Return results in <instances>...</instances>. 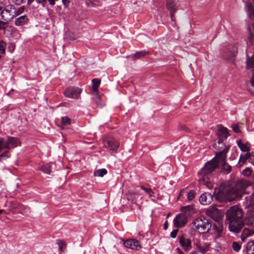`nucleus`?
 Segmentation results:
<instances>
[{"instance_id": "obj_1", "label": "nucleus", "mask_w": 254, "mask_h": 254, "mask_svg": "<svg viewBox=\"0 0 254 254\" xmlns=\"http://www.w3.org/2000/svg\"><path fill=\"white\" fill-rule=\"evenodd\" d=\"M226 217L231 232L238 233L244 226L243 210L237 206H233L227 210Z\"/></svg>"}, {"instance_id": "obj_2", "label": "nucleus", "mask_w": 254, "mask_h": 254, "mask_svg": "<svg viewBox=\"0 0 254 254\" xmlns=\"http://www.w3.org/2000/svg\"><path fill=\"white\" fill-rule=\"evenodd\" d=\"M218 166V160L216 155L211 161L205 164L201 171L200 174L202 176V178L200 180V183L205 185L208 189H212L213 185L209 181V179L207 176L210 174Z\"/></svg>"}, {"instance_id": "obj_3", "label": "nucleus", "mask_w": 254, "mask_h": 254, "mask_svg": "<svg viewBox=\"0 0 254 254\" xmlns=\"http://www.w3.org/2000/svg\"><path fill=\"white\" fill-rule=\"evenodd\" d=\"M214 194L216 199L220 202H230L240 196L237 190L229 187L215 190Z\"/></svg>"}, {"instance_id": "obj_4", "label": "nucleus", "mask_w": 254, "mask_h": 254, "mask_svg": "<svg viewBox=\"0 0 254 254\" xmlns=\"http://www.w3.org/2000/svg\"><path fill=\"white\" fill-rule=\"evenodd\" d=\"M192 208L191 206H186L181 208L183 213L178 214L173 220L176 227L181 228L186 224L188 222V216L190 214V211Z\"/></svg>"}, {"instance_id": "obj_5", "label": "nucleus", "mask_w": 254, "mask_h": 254, "mask_svg": "<svg viewBox=\"0 0 254 254\" xmlns=\"http://www.w3.org/2000/svg\"><path fill=\"white\" fill-rule=\"evenodd\" d=\"M193 224L195 229L200 233L207 232L212 227L210 220L204 217H199L195 219L193 221Z\"/></svg>"}, {"instance_id": "obj_6", "label": "nucleus", "mask_w": 254, "mask_h": 254, "mask_svg": "<svg viewBox=\"0 0 254 254\" xmlns=\"http://www.w3.org/2000/svg\"><path fill=\"white\" fill-rule=\"evenodd\" d=\"M20 144V142L17 138L8 136L6 140L0 137V151L3 149H10L16 147Z\"/></svg>"}, {"instance_id": "obj_7", "label": "nucleus", "mask_w": 254, "mask_h": 254, "mask_svg": "<svg viewBox=\"0 0 254 254\" xmlns=\"http://www.w3.org/2000/svg\"><path fill=\"white\" fill-rule=\"evenodd\" d=\"M15 7L12 4H8L4 7L0 5V16L1 18L6 21L12 19L14 17V11Z\"/></svg>"}, {"instance_id": "obj_8", "label": "nucleus", "mask_w": 254, "mask_h": 254, "mask_svg": "<svg viewBox=\"0 0 254 254\" xmlns=\"http://www.w3.org/2000/svg\"><path fill=\"white\" fill-rule=\"evenodd\" d=\"M228 150L229 147H225L222 151L219 152H216L215 155H216V157L218 160L219 165H221L224 170L229 173L231 170V167L225 162L226 154Z\"/></svg>"}, {"instance_id": "obj_9", "label": "nucleus", "mask_w": 254, "mask_h": 254, "mask_svg": "<svg viewBox=\"0 0 254 254\" xmlns=\"http://www.w3.org/2000/svg\"><path fill=\"white\" fill-rule=\"evenodd\" d=\"M246 199L247 203V206H254V192L249 197H246ZM247 222L248 225L254 227V211L247 218Z\"/></svg>"}, {"instance_id": "obj_10", "label": "nucleus", "mask_w": 254, "mask_h": 254, "mask_svg": "<svg viewBox=\"0 0 254 254\" xmlns=\"http://www.w3.org/2000/svg\"><path fill=\"white\" fill-rule=\"evenodd\" d=\"M178 239L180 245L184 251L187 252L191 249V241L186 236H179Z\"/></svg>"}, {"instance_id": "obj_11", "label": "nucleus", "mask_w": 254, "mask_h": 254, "mask_svg": "<svg viewBox=\"0 0 254 254\" xmlns=\"http://www.w3.org/2000/svg\"><path fill=\"white\" fill-rule=\"evenodd\" d=\"M81 92V89L78 87H69L65 90L64 95L68 98H78Z\"/></svg>"}, {"instance_id": "obj_12", "label": "nucleus", "mask_w": 254, "mask_h": 254, "mask_svg": "<svg viewBox=\"0 0 254 254\" xmlns=\"http://www.w3.org/2000/svg\"><path fill=\"white\" fill-rule=\"evenodd\" d=\"M213 230L215 231V239H219L223 235V226L221 221L215 222L212 225Z\"/></svg>"}, {"instance_id": "obj_13", "label": "nucleus", "mask_w": 254, "mask_h": 254, "mask_svg": "<svg viewBox=\"0 0 254 254\" xmlns=\"http://www.w3.org/2000/svg\"><path fill=\"white\" fill-rule=\"evenodd\" d=\"M167 9L170 11V16L172 20H174V15L178 10L177 0H167L166 2Z\"/></svg>"}, {"instance_id": "obj_14", "label": "nucleus", "mask_w": 254, "mask_h": 254, "mask_svg": "<svg viewBox=\"0 0 254 254\" xmlns=\"http://www.w3.org/2000/svg\"><path fill=\"white\" fill-rule=\"evenodd\" d=\"M238 46L237 44H234L233 46L232 50L229 51H227L225 53L221 52V56L226 60H231L234 58L237 53Z\"/></svg>"}, {"instance_id": "obj_15", "label": "nucleus", "mask_w": 254, "mask_h": 254, "mask_svg": "<svg viewBox=\"0 0 254 254\" xmlns=\"http://www.w3.org/2000/svg\"><path fill=\"white\" fill-rule=\"evenodd\" d=\"M124 245L126 248L132 250H138L140 248L138 241L134 239H130L124 242Z\"/></svg>"}, {"instance_id": "obj_16", "label": "nucleus", "mask_w": 254, "mask_h": 254, "mask_svg": "<svg viewBox=\"0 0 254 254\" xmlns=\"http://www.w3.org/2000/svg\"><path fill=\"white\" fill-rule=\"evenodd\" d=\"M199 200L202 204L207 205L212 201L213 197L211 193L204 192L200 196Z\"/></svg>"}, {"instance_id": "obj_17", "label": "nucleus", "mask_w": 254, "mask_h": 254, "mask_svg": "<svg viewBox=\"0 0 254 254\" xmlns=\"http://www.w3.org/2000/svg\"><path fill=\"white\" fill-rule=\"evenodd\" d=\"M29 19L26 15L20 16L16 18L14 21V24L16 26L21 27L28 24Z\"/></svg>"}, {"instance_id": "obj_18", "label": "nucleus", "mask_w": 254, "mask_h": 254, "mask_svg": "<svg viewBox=\"0 0 254 254\" xmlns=\"http://www.w3.org/2000/svg\"><path fill=\"white\" fill-rule=\"evenodd\" d=\"M106 146L112 150H117L119 146V142L115 139H111L105 141Z\"/></svg>"}, {"instance_id": "obj_19", "label": "nucleus", "mask_w": 254, "mask_h": 254, "mask_svg": "<svg viewBox=\"0 0 254 254\" xmlns=\"http://www.w3.org/2000/svg\"><path fill=\"white\" fill-rule=\"evenodd\" d=\"M217 135L218 140L224 141L229 136L228 129L224 127H221L218 130Z\"/></svg>"}, {"instance_id": "obj_20", "label": "nucleus", "mask_w": 254, "mask_h": 254, "mask_svg": "<svg viewBox=\"0 0 254 254\" xmlns=\"http://www.w3.org/2000/svg\"><path fill=\"white\" fill-rule=\"evenodd\" d=\"M209 216L213 218L215 222L221 221L222 213L218 209H213L209 212Z\"/></svg>"}, {"instance_id": "obj_21", "label": "nucleus", "mask_w": 254, "mask_h": 254, "mask_svg": "<svg viewBox=\"0 0 254 254\" xmlns=\"http://www.w3.org/2000/svg\"><path fill=\"white\" fill-rule=\"evenodd\" d=\"M246 58L247 68L248 69L253 68V72H254V50L253 55L251 56L247 53Z\"/></svg>"}, {"instance_id": "obj_22", "label": "nucleus", "mask_w": 254, "mask_h": 254, "mask_svg": "<svg viewBox=\"0 0 254 254\" xmlns=\"http://www.w3.org/2000/svg\"><path fill=\"white\" fill-rule=\"evenodd\" d=\"M237 144L241 150L243 152H249L250 150L251 144L249 142H247L243 143L241 140L237 141Z\"/></svg>"}, {"instance_id": "obj_23", "label": "nucleus", "mask_w": 254, "mask_h": 254, "mask_svg": "<svg viewBox=\"0 0 254 254\" xmlns=\"http://www.w3.org/2000/svg\"><path fill=\"white\" fill-rule=\"evenodd\" d=\"M246 154L245 155H241L240 158L239 164L240 166H242L247 159H249V162L252 163V157L253 156L252 154L249 151L246 152Z\"/></svg>"}, {"instance_id": "obj_24", "label": "nucleus", "mask_w": 254, "mask_h": 254, "mask_svg": "<svg viewBox=\"0 0 254 254\" xmlns=\"http://www.w3.org/2000/svg\"><path fill=\"white\" fill-rule=\"evenodd\" d=\"M254 230L252 229H250L249 228H245L242 232L241 234V238L242 241H245L246 239L251 236L253 233Z\"/></svg>"}, {"instance_id": "obj_25", "label": "nucleus", "mask_w": 254, "mask_h": 254, "mask_svg": "<svg viewBox=\"0 0 254 254\" xmlns=\"http://www.w3.org/2000/svg\"><path fill=\"white\" fill-rule=\"evenodd\" d=\"M149 54L148 51H141L136 52L132 57L131 58L133 60L140 59L142 57H145L146 55Z\"/></svg>"}, {"instance_id": "obj_26", "label": "nucleus", "mask_w": 254, "mask_h": 254, "mask_svg": "<svg viewBox=\"0 0 254 254\" xmlns=\"http://www.w3.org/2000/svg\"><path fill=\"white\" fill-rule=\"evenodd\" d=\"M55 166V165L54 163H48L43 165L41 168V170L43 172L47 174H50L52 172L53 167Z\"/></svg>"}, {"instance_id": "obj_27", "label": "nucleus", "mask_w": 254, "mask_h": 254, "mask_svg": "<svg viewBox=\"0 0 254 254\" xmlns=\"http://www.w3.org/2000/svg\"><path fill=\"white\" fill-rule=\"evenodd\" d=\"M246 252L247 254H254V241H251L247 243Z\"/></svg>"}, {"instance_id": "obj_28", "label": "nucleus", "mask_w": 254, "mask_h": 254, "mask_svg": "<svg viewBox=\"0 0 254 254\" xmlns=\"http://www.w3.org/2000/svg\"><path fill=\"white\" fill-rule=\"evenodd\" d=\"M214 147L216 149L219 150L218 152L222 151L225 147H228L229 148V146L225 145L223 141H220V140H218L217 142L214 143Z\"/></svg>"}, {"instance_id": "obj_29", "label": "nucleus", "mask_w": 254, "mask_h": 254, "mask_svg": "<svg viewBox=\"0 0 254 254\" xmlns=\"http://www.w3.org/2000/svg\"><path fill=\"white\" fill-rule=\"evenodd\" d=\"M107 173V171L105 169H101L96 170L94 173V175L96 177H103Z\"/></svg>"}, {"instance_id": "obj_30", "label": "nucleus", "mask_w": 254, "mask_h": 254, "mask_svg": "<svg viewBox=\"0 0 254 254\" xmlns=\"http://www.w3.org/2000/svg\"><path fill=\"white\" fill-rule=\"evenodd\" d=\"M92 82H93V85H92V90L95 91L97 92L99 87V86L101 83V81L100 80L94 78L92 79Z\"/></svg>"}, {"instance_id": "obj_31", "label": "nucleus", "mask_w": 254, "mask_h": 254, "mask_svg": "<svg viewBox=\"0 0 254 254\" xmlns=\"http://www.w3.org/2000/svg\"><path fill=\"white\" fill-rule=\"evenodd\" d=\"M6 43L3 41H0V59L2 57V55L5 53Z\"/></svg>"}, {"instance_id": "obj_32", "label": "nucleus", "mask_w": 254, "mask_h": 254, "mask_svg": "<svg viewBox=\"0 0 254 254\" xmlns=\"http://www.w3.org/2000/svg\"><path fill=\"white\" fill-rule=\"evenodd\" d=\"M232 248L236 252H239L241 249V245L239 243L234 241L232 242Z\"/></svg>"}, {"instance_id": "obj_33", "label": "nucleus", "mask_w": 254, "mask_h": 254, "mask_svg": "<svg viewBox=\"0 0 254 254\" xmlns=\"http://www.w3.org/2000/svg\"><path fill=\"white\" fill-rule=\"evenodd\" d=\"M88 6H96L100 4V0H85Z\"/></svg>"}, {"instance_id": "obj_34", "label": "nucleus", "mask_w": 254, "mask_h": 254, "mask_svg": "<svg viewBox=\"0 0 254 254\" xmlns=\"http://www.w3.org/2000/svg\"><path fill=\"white\" fill-rule=\"evenodd\" d=\"M24 9L25 7L24 6L19 7L17 9L15 8V11H14V17L17 16L22 14L24 12Z\"/></svg>"}, {"instance_id": "obj_35", "label": "nucleus", "mask_w": 254, "mask_h": 254, "mask_svg": "<svg viewBox=\"0 0 254 254\" xmlns=\"http://www.w3.org/2000/svg\"><path fill=\"white\" fill-rule=\"evenodd\" d=\"M93 100L98 106L102 107L101 98L98 93H96L93 97Z\"/></svg>"}, {"instance_id": "obj_36", "label": "nucleus", "mask_w": 254, "mask_h": 254, "mask_svg": "<svg viewBox=\"0 0 254 254\" xmlns=\"http://www.w3.org/2000/svg\"><path fill=\"white\" fill-rule=\"evenodd\" d=\"M62 122L63 125L66 126L71 124V119L68 117H63L61 118Z\"/></svg>"}, {"instance_id": "obj_37", "label": "nucleus", "mask_w": 254, "mask_h": 254, "mask_svg": "<svg viewBox=\"0 0 254 254\" xmlns=\"http://www.w3.org/2000/svg\"><path fill=\"white\" fill-rule=\"evenodd\" d=\"M140 188L142 190L145 191V192L148 195L149 197H152L154 192L151 189L146 188L143 186H141Z\"/></svg>"}, {"instance_id": "obj_38", "label": "nucleus", "mask_w": 254, "mask_h": 254, "mask_svg": "<svg viewBox=\"0 0 254 254\" xmlns=\"http://www.w3.org/2000/svg\"><path fill=\"white\" fill-rule=\"evenodd\" d=\"M195 192L194 190H191L187 193V198L189 200H192L194 197Z\"/></svg>"}, {"instance_id": "obj_39", "label": "nucleus", "mask_w": 254, "mask_h": 254, "mask_svg": "<svg viewBox=\"0 0 254 254\" xmlns=\"http://www.w3.org/2000/svg\"><path fill=\"white\" fill-rule=\"evenodd\" d=\"M233 131L236 133H239L240 132L239 126L237 124H233L231 125Z\"/></svg>"}, {"instance_id": "obj_40", "label": "nucleus", "mask_w": 254, "mask_h": 254, "mask_svg": "<svg viewBox=\"0 0 254 254\" xmlns=\"http://www.w3.org/2000/svg\"><path fill=\"white\" fill-rule=\"evenodd\" d=\"M7 26V22L0 20V30H5Z\"/></svg>"}, {"instance_id": "obj_41", "label": "nucleus", "mask_w": 254, "mask_h": 254, "mask_svg": "<svg viewBox=\"0 0 254 254\" xmlns=\"http://www.w3.org/2000/svg\"><path fill=\"white\" fill-rule=\"evenodd\" d=\"M58 244L59 245L60 249L61 251H63V249H64L65 247V243L63 241L59 240Z\"/></svg>"}, {"instance_id": "obj_42", "label": "nucleus", "mask_w": 254, "mask_h": 254, "mask_svg": "<svg viewBox=\"0 0 254 254\" xmlns=\"http://www.w3.org/2000/svg\"><path fill=\"white\" fill-rule=\"evenodd\" d=\"M25 0H12V1L16 5H20L25 2Z\"/></svg>"}, {"instance_id": "obj_43", "label": "nucleus", "mask_w": 254, "mask_h": 254, "mask_svg": "<svg viewBox=\"0 0 254 254\" xmlns=\"http://www.w3.org/2000/svg\"><path fill=\"white\" fill-rule=\"evenodd\" d=\"M252 173L251 170L249 168H246L243 171V174L245 176H249Z\"/></svg>"}, {"instance_id": "obj_44", "label": "nucleus", "mask_w": 254, "mask_h": 254, "mask_svg": "<svg viewBox=\"0 0 254 254\" xmlns=\"http://www.w3.org/2000/svg\"><path fill=\"white\" fill-rule=\"evenodd\" d=\"M178 232V229L174 230L170 234L171 237L172 238H175L177 236V233Z\"/></svg>"}, {"instance_id": "obj_45", "label": "nucleus", "mask_w": 254, "mask_h": 254, "mask_svg": "<svg viewBox=\"0 0 254 254\" xmlns=\"http://www.w3.org/2000/svg\"><path fill=\"white\" fill-rule=\"evenodd\" d=\"M0 155H2V157H6L8 158L10 157V154L8 151H5L4 152L1 154Z\"/></svg>"}, {"instance_id": "obj_46", "label": "nucleus", "mask_w": 254, "mask_h": 254, "mask_svg": "<svg viewBox=\"0 0 254 254\" xmlns=\"http://www.w3.org/2000/svg\"><path fill=\"white\" fill-rule=\"evenodd\" d=\"M36 1L38 3H41L43 6H44L46 2V0H37Z\"/></svg>"}, {"instance_id": "obj_47", "label": "nucleus", "mask_w": 254, "mask_h": 254, "mask_svg": "<svg viewBox=\"0 0 254 254\" xmlns=\"http://www.w3.org/2000/svg\"><path fill=\"white\" fill-rule=\"evenodd\" d=\"M62 1L63 2L64 4L66 7L68 6L69 4V1L68 0H62Z\"/></svg>"}, {"instance_id": "obj_48", "label": "nucleus", "mask_w": 254, "mask_h": 254, "mask_svg": "<svg viewBox=\"0 0 254 254\" xmlns=\"http://www.w3.org/2000/svg\"><path fill=\"white\" fill-rule=\"evenodd\" d=\"M251 83L252 86L254 87V71L253 72L252 77L251 80Z\"/></svg>"}, {"instance_id": "obj_49", "label": "nucleus", "mask_w": 254, "mask_h": 254, "mask_svg": "<svg viewBox=\"0 0 254 254\" xmlns=\"http://www.w3.org/2000/svg\"><path fill=\"white\" fill-rule=\"evenodd\" d=\"M47 0L51 5H54L55 4V0Z\"/></svg>"}, {"instance_id": "obj_50", "label": "nucleus", "mask_w": 254, "mask_h": 254, "mask_svg": "<svg viewBox=\"0 0 254 254\" xmlns=\"http://www.w3.org/2000/svg\"><path fill=\"white\" fill-rule=\"evenodd\" d=\"M191 254H204L203 252L200 251L195 252Z\"/></svg>"}, {"instance_id": "obj_51", "label": "nucleus", "mask_w": 254, "mask_h": 254, "mask_svg": "<svg viewBox=\"0 0 254 254\" xmlns=\"http://www.w3.org/2000/svg\"><path fill=\"white\" fill-rule=\"evenodd\" d=\"M185 189H182L181 191H180V196L182 195L183 194L184 192H185Z\"/></svg>"}, {"instance_id": "obj_52", "label": "nucleus", "mask_w": 254, "mask_h": 254, "mask_svg": "<svg viewBox=\"0 0 254 254\" xmlns=\"http://www.w3.org/2000/svg\"><path fill=\"white\" fill-rule=\"evenodd\" d=\"M164 229H167V227H168V224H167V222L166 221V222L165 223L164 225Z\"/></svg>"}, {"instance_id": "obj_53", "label": "nucleus", "mask_w": 254, "mask_h": 254, "mask_svg": "<svg viewBox=\"0 0 254 254\" xmlns=\"http://www.w3.org/2000/svg\"><path fill=\"white\" fill-rule=\"evenodd\" d=\"M34 0H28L27 3L28 4H30L32 2L34 1Z\"/></svg>"}, {"instance_id": "obj_54", "label": "nucleus", "mask_w": 254, "mask_h": 254, "mask_svg": "<svg viewBox=\"0 0 254 254\" xmlns=\"http://www.w3.org/2000/svg\"><path fill=\"white\" fill-rule=\"evenodd\" d=\"M2 158V155L0 154V161H1Z\"/></svg>"}, {"instance_id": "obj_55", "label": "nucleus", "mask_w": 254, "mask_h": 254, "mask_svg": "<svg viewBox=\"0 0 254 254\" xmlns=\"http://www.w3.org/2000/svg\"><path fill=\"white\" fill-rule=\"evenodd\" d=\"M3 211L4 210L3 209H0V214L3 212Z\"/></svg>"}, {"instance_id": "obj_56", "label": "nucleus", "mask_w": 254, "mask_h": 254, "mask_svg": "<svg viewBox=\"0 0 254 254\" xmlns=\"http://www.w3.org/2000/svg\"><path fill=\"white\" fill-rule=\"evenodd\" d=\"M184 130L186 129V131H188V128H187L186 127H184V128H183Z\"/></svg>"}]
</instances>
